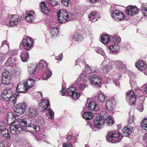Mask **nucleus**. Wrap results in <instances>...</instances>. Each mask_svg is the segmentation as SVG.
<instances>
[{"label":"nucleus","mask_w":147,"mask_h":147,"mask_svg":"<svg viewBox=\"0 0 147 147\" xmlns=\"http://www.w3.org/2000/svg\"><path fill=\"white\" fill-rule=\"evenodd\" d=\"M9 43L7 42V40H4L2 42V45L1 46V48L3 47H8L9 48Z\"/></svg>","instance_id":"55"},{"label":"nucleus","mask_w":147,"mask_h":147,"mask_svg":"<svg viewBox=\"0 0 147 147\" xmlns=\"http://www.w3.org/2000/svg\"><path fill=\"white\" fill-rule=\"evenodd\" d=\"M134 92L133 91H130L127 92L126 96V99L129 103V105H131L134 104L136 100V96Z\"/></svg>","instance_id":"10"},{"label":"nucleus","mask_w":147,"mask_h":147,"mask_svg":"<svg viewBox=\"0 0 147 147\" xmlns=\"http://www.w3.org/2000/svg\"><path fill=\"white\" fill-rule=\"evenodd\" d=\"M89 81L90 84L92 85H94L97 88L101 86V78L98 75L95 74L92 77L89 78Z\"/></svg>","instance_id":"4"},{"label":"nucleus","mask_w":147,"mask_h":147,"mask_svg":"<svg viewBox=\"0 0 147 147\" xmlns=\"http://www.w3.org/2000/svg\"><path fill=\"white\" fill-rule=\"evenodd\" d=\"M44 134L43 133L39 132L38 133V136L37 137L38 138L42 139L43 138Z\"/></svg>","instance_id":"61"},{"label":"nucleus","mask_w":147,"mask_h":147,"mask_svg":"<svg viewBox=\"0 0 147 147\" xmlns=\"http://www.w3.org/2000/svg\"><path fill=\"white\" fill-rule=\"evenodd\" d=\"M95 51L98 53L101 54L102 56L104 57V55H105V53L101 48L97 47L95 49Z\"/></svg>","instance_id":"46"},{"label":"nucleus","mask_w":147,"mask_h":147,"mask_svg":"<svg viewBox=\"0 0 147 147\" xmlns=\"http://www.w3.org/2000/svg\"><path fill=\"white\" fill-rule=\"evenodd\" d=\"M99 105L94 101H90L88 105L87 109L90 111H98L99 108Z\"/></svg>","instance_id":"17"},{"label":"nucleus","mask_w":147,"mask_h":147,"mask_svg":"<svg viewBox=\"0 0 147 147\" xmlns=\"http://www.w3.org/2000/svg\"><path fill=\"white\" fill-rule=\"evenodd\" d=\"M33 45V42L30 38H26L24 39L20 44L21 46L24 47L26 51H29L32 49Z\"/></svg>","instance_id":"6"},{"label":"nucleus","mask_w":147,"mask_h":147,"mask_svg":"<svg viewBox=\"0 0 147 147\" xmlns=\"http://www.w3.org/2000/svg\"><path fill=\"white\" fill-rule=\"evenodd\" d=\"M114 64L119 68H125V65L122 64L121 61H120L117 60L115 61Z\"/></svg>","instance_id":"39"},{"label":"nucleus","mask_w":147,"mask_h":147,"mask_svg":"<svg viewBox=\"0 0 147 147\" xmlns=\"http://www.w3.org/2000/svg\"><path fill=\"white\" fill-rule=\"evenodd\" d=\"M63 58V55L62 54H59L58 56L56 57V59L58 60L61 61Z\"/></svg>","instance_id":"63"},{"label":"nucleus","mask_w":147,"mask_h":147,"mask_svg":"<svg viewBox=\"0 0 147 147\" xmlns=\"http://www.w3.org/2000/svg\"><path fill=\"white\" fill-rule=\"evenodd\" d=\"M38 65L35 64L34 65H32L31 66L28 68V71L30 74L34 75L36 72V68Z\"/></svg>","instance_id":"36"},{"label":"nucleus","mask_w":147,"mask_h":147,"mask_svg":"<svg viewBox=\"0 0 147 147\" xmlns=\"http://www.w3.org/2000/svg\"><path fill=\"white\" fill-rule=\"evenodd\" d=\"M138 110L140 112H142L143 110V106L142 103L139 104L138 105Z\"/></svg>","instance_id":"59"},{"label":"nucleus","mask_w":147,"mask_h":147,"mask_svg":"<svg viewBox=\"0 0 147 147\" xmlns=\"http://www.w3.org/2000/svg\"><path fill=\"white\" fill-rule=\"evenodd\" d=\"M1 82L2 84L5 86H13L11 83V76L10 72L7 70H4L2 75Z\"/></svg>","instance_id":"2"},{"label":"nucleus","mask_w":147,"mask_h":147,"mask_svg":"<svg viewBox=\"0 0 147 147\" xmlns=\"http://www.w3.org/2000/svg\"><path fill=\"white\" fill-rule=\"evenodd\" d=\"M119 47L117 45H111L108 48V49L110 51L111 53H114L117 51L119 49Z\"/></svg>","instance_id":"35"},{"label":"nucleus","mask_w":147,"mask_h":147,"mask_svg":"<svg viewBox=\"0 0 147 147\" xmlns=\"http://www.w3.org/2000/svg\"><path fill=\"white\" fill-rule=\"evenodd\" d=\"M40 6L42 12L45 14H48L50 12V10L47 8L44 2H42L40 4Z\"/></svg>","instance_id":"23"},{"label":"nucleus","mask_w":147,"mask_h":147,"mask_svg":"<svg viewBox=\"0 0 147 147\" xmlns=\"http://www.w3.org/2000/svg\"><path fill=\"white\" fill-rule=\"evenodd\" d=\"M134 117L133 116H130L128 117V123L129 124H130L133 122L134 121Z\"/></svg>","instance_id":"58"},{"label":"nucleus","mask_w":147,"mask_h":147,"mask_svg":"<svg viewBox=\"0 0 147 147\" xmlns=\"http://www.w3.org/2000/svg\"><path fill=\"white\" fill-rule=\"evenodd\" d=\"M138 10L135 6L129 5L125 9L126 13L129 15L133 16L138 13Z\"/></svg>","instance_id":"13"},{"label":"nucleus","mask_w":147,"mask_h":147,"mask_svg":"<svg viewBox=\"0 0 147 147\" xmlns=\"http://www.w3.org/2000/svg\"><path fill=\"white\" fill-rule=\"evenodd\" d=\"M63 146V147H72V145L70 142H68V143H64Z\"/></svg>","instance_id":"64"},{"label":"nucleus","mask_w":147,"mask_h":147,"mask_svg":"<svg viewBox=\"0 0 147 147\" xmlns=\"http://www.w3.org/2000/svg\"><path fill=\"white\" fill-rule=\"evenodd\" d=\"M20 57L21 60L23 62H26L29 58V54L28 52L23 51L21 53Z\"/></svg>","instance_id":"24"},{"label":"nucleus","mask_w":147,"mask_h":147,"mask_svg":"<svg viewBox=\"0 0 147 147\" xmlns=\"http://www.w3.org/2000/svg\"><path fill=\"white\" fill-rule=\"evenodd\" d=\"M47 66V62L45 61L40 60L38 63L37 67H39V69H45Z\"/></svg>","instance_id":"31"},{"label":"nucleus","mask_w":147,"mask_h":147,"mask_svg":"<svg viewBox=\"0 0 147 147\" xmlns=\"http://www.w3.org/2000/svg\"><path fill=\"white\" fill-rule=\"evenodd\" d=\"M140 10L142 11V13L144 16H147V8L144 6H142Z\"/></svg>","instance_id":"45"},{"label":"nucleus","mask_w":147,"mask_h":147,"mask_svg":"<svg viewBox=\"0 0 147 147\" xmlns=\"http://www.w3.org/2000/svg\"><path fill=\"white\" fill-rule=\"evenodd\" d=\"M18 116L16 113L15 112L13 113L12 112H8L7 114V120L8 119H10L11 120L13 119H14V120L17 119L16 117Z\"/></svg>","instance_id":"30"},{"label":"nucleus","mask_w":147,"mask_h":147,"mask_svg":"<svg viewBox=\"0 0 147 147\" xmlns=\"http://www.w3.org/2000/svg\"><path fill=\"white\" fill-rule=\"evenodd\" d=\"M18 93H17L16 94L13 95L11 97L9 100L13 104H16L17 102L16 97L18 96Z\"/></svg>","instance_id":"42"},{"label":"nucleus","mask_w":147,"mask_h":147,"mask_svg":"<svg viewBox=\"0 0 147 147\" xmlns=\"http://www.w3.org/2000/svg\"><path fill=\"white\" fill-rule=\"evenodd\" d=\"M28 88L26 86L24 82H22L18 85L16 90L18 93H24L28 90Z\"/></svg>","instance_id":"14"},{"label":"nucleus","mask_w":147,"mask_h":147,"mask_svg":"<svg viewBox=\"0 0 147 147\" xmlns=\"http://www.w3.org/2000/svg\"><path fill=\"white\" fill-rule=\"evenodd\" d=\"M58 17L60 23L67 22L68 13L65 9H61L57 12Z\"/></svg>","instance_id":"3"},{"label":"nucleus","mask_w":147,"mask_h":147,"mask_svg":"<svg viewBox=\"0 0 147 147\" xmlns=\"http://www.w3.org/2000/svg\"><path fill=\"white\" fill-rule=\"evenodd\" d=\"M91 68L89 65H86V66L85 67V71L87 74H89L92 73Z\"/></svg>","instance_id":"52"},{"label":"nucleus","mask_w":147,"mask_h":147,"mask_svg":"<svg viewBox=\"0 0 147 147\" xmlns=\"http://www.w3.org/2000/svg\"><path fill=\"white\" fill-rule=\"evenodd\" d=\"M35 14L33 11L28 12L25 15V20L28 22L32 23L35 22V17L33 15Z\"/></svg>","instance_id":"18"},{"label":"nucleus","mask_w":147,"mask_h":147,"mask_svg":"<svg viewBox=\"0 0 147 147\" xmlns=\"http://www.w3.org/2000/svg\"><path fill=\"white\" fill-rule=\"evenodd\" d=\"M106 119V123L107 125H111L114 123V121L112 118L111 116L109 115L107 116L105 118Z\"/></svg>","instance_id":"34"},{"label":"nucleus","mask_w":147,"mask_h":147,"mask_svg":"<svg viewBox=\"0 0 147 147\" xmlns=\"http://www.w3.org/2000/svg\"><path fill=\"white\" fill-rule=\"evenodd\" d=\"M97 98L98 99L97 100V102H103L105 100V97L104 95L103 94H100L98 96H97Z\"/></svg>","instance_id":"41"},{"label":"nucleus","mask_w":147,"mask_h":147,"mask_svg":"<svg viewBox=\"0 0 147 147\" xmlns=\"http://www.w3.org/2000/svg\"><path fill=\"white\" fill-rule=\"evenodd\" d=\"M67 17V22H68L74 19V15L69 13V14H68V16Z\"/></svg>","instance_id":"53"},{"label":"nucleus","mask_w":147,"mask_h":147,"mask_svg":"<svg viewBox=\"0 0 147 147\" xmlns=\"http://www.w3.org/2000/svg\"><path fill=\"white\" fill-rule=\"evenodd\" d=\"M7 117L6 118V121H7V123L8 125H9L10 126V130L11 131V133H12V131H15L17 134H18V130L17 129H18V127H17L16 126H17L16 124H17L16 123H18V119H17L14 120V121H12L10 122L9 121L10 120V121H11V120H10V119H8L7 120Z\"/></svg>","instance_id":"12"},{"label":"nucleus","mask_w":147,"mask_h":147,"mask_svg":"<svg viewBox=\"0 0 147 147\" xmlns=\"http://www.w3.org/2000/svg\"><path fill=\"white\" fill-rule=\"evenodd\" d=\"M98 13L94 12L90 13L89 17L90 20L95 22V21L98 20Z\"/></svg>","instance_id":"25"},{"label":"nucleus","mask_w":147,"mask_h":147,"mask_svg":"<svg viewBox=\"0 0 147 147\" xmlns=\"http://www.w3.org/2000/svg\"><path fill=\"white\" fill-rule=\"evenodd\" d=\"M73 39L75 41H80L83 39V37L80 33L76 32L74 35Z\"/></svg>","instance_id":"33"},{"label":"nucleus","mask_w":147,"mask_h":147,"mask_svg":"<svg viewBox=\"0 0 147 147\" xmlns=\"http://www.w3.org/2000/svg\"><path fill=\"white\" fill-rule=\"evenodd\" d=\"M119 12L117 10H115L113 11V13L111 14V16L114 19L116 18L117 17V15H118Z\"/></svg>","instance_id":"47"},{"label":"nucleus","mask_w":147,"mask_h":147,"mask_svg":"<svg viewBox=\"0 0 147 147\" xmlns=\"http://www.w3.org/2000/svg\"><path fill=\"white\" fill-rule=\"evenodd\" d=\"M93 116V114L90 112H86L83 113L82 115L83 118L86 120L91 119L92 117H94Z\"/></svg>","instance_id":"28"},{"label":"nucleus","mask_w":147,"mask_h":147,"mask_svg":"<svg viewBox=\"0 0 147 147\" xmlns=\"http://www.w3.org/2000/svg\"><path fill=\"white\" fill-rule=\"evenodd\" d=\"M141 127L144 130L145 129V128H147V119H144L141 122Z\"/></svg>","instance_id":"43"},{"label":"nucleus","mask_w":147,"mask_h":147,"mask_svg":"<svg viewBox=\"0 0 147 147\" xmlns=\"http://www.w3.org/2000/svg\"><path fill=\"white\" fill-rule=\"evenodd\" d=\"M52 74V71L49 69H47L46 73H45L42 76V78L44 80L47 79L51 77Z\"/></svg>","instance_id":"37"},{"label":"nucleus","mask_w":147,"mask_h":147,"mask_svg":"<svg viewBox=\"0 0 147 147\" xmlns=\"http://www.w3.org/2000/svg\"><path fill=\"white\" fill-rule=\"evenodd\" d=\"M26 86L28 88V89L31 88L33 86L34 81L33 79L32 78H28L26 81L24 82Z\"/></svg>","instance_id":"29"},{"label":"nucleus","mask_w":147,"mask_h":147,"mask_svg":"<svg viewBox=\"0 0 147 147\" xmlns=\"http://www.w3.org/2000/svg\"><path fill=\"white\" fill-rule=\"evenodd\" d=\"M41 103H42V105L45 104V105H47H47L49 106V101L47 99H43Z\"/></svg>","instance_id":"56"},{"label":"nucleus","mask_w":147,"mask_h":147,"mask_svg":"<svg viewBox=\"0 0 147 147\" xmlns=\"http://www.w3.org/2000/svg\"><path fill=\"white\" fill-rule=\"evenodd\" d=\"M130 78L131 79H134L136 77L134 74L133 72H131L129 75Z\"/></svg>","instance_id":"62"},{"label":"nucleus","mask_w":147,"mask_h":147,"mask_svg":"<svg viewBox=\"0 0 147 147\" xmlns=\"http://www.w3.org/2000/svg\"><path fill=\"white\" fill-rule=\"evenodd\" d=\"M13 92L11 88H9L8 86L6 87V88L3 92L1 98V99L4 101H7L10 99V98L13 95Z\"/></svg>","instance_id":"7"},{"label":"nucleus","mask_w":147,"mask_h":147,"mask_svg":"<svg viewBox=\"0 0 147 147\" xmlns=\"http://www.w3.org/2000/svg\"><path fill=\"white\" fill-rule=\"evenodd\" d=\"M18 51L17 49H13L10 50L9 53L11 56H13L16 55L18 53Z\"/></svg>","instance_id":"48"},{"label":"nucleus","mask_w":147,"mask_h":147,"mask_svg":"<svg viewBox=\"0 0 147 147\" xmlns=\"http://www.w3.org/2000/svg\"><path fill=\"white\" fill-rule=\"evenodd\" d=\"M113 136L110 134V132L108 133L106 136L107 140L108 142H110L112 143H116L115 141H113Z\"/></svg>","instance_id":"44"},{"label":"nucleus","mask_w":147,"mask_h":147,"mask_svg":"<svg viewBox=\"0 0 147 147\" xmlns=\"http://www.w3.org/2000/svg\"><path fill=\"white\" fill-rule=\"evenodd\" d=\"M101 40L102 43L105 44L110 41L109 37L106 35H103L101 37Z\"/></svg>","instance_id":"32"},{"label":"nucleus","mask_w":147,"mask_h":147,"mask_svg":"<svg viewBox=\"0 0 147 147\" xmlns=\"http://www.w3.org/2000/svg\"><path fill=\"white\" fill-rule=\"evenodd\" d=\"M17 61V59L16 58H12L11 56L9 57L6 62V64L7 66H12L15 63L16 61Z\"/></svg>","instance_id":"27"},{"label":"nucleus","mask_w":147,"mask_h":147,"mask_svg":"<svg viewBox=\"0 0 147 147\" xmlns=\"http://www.w3.org/2000/svg\"><path fill=\"white\" fill-rule=\"evenodd\" d=\"M70 1V0H61V1L63 5L67 6Z\"/></svg>","instance_id":"54"},{"label":"nucleus","mask_w":147,"mask_h":147,"mask_svg":"<svg viewBox=\"0 0 147 147\" xmlns=\"http://www.w3.org/2000/svg\"><path fill=\"white\" fill-rule=\"evenodd\" d=\"M110 133L113 136V141H115L116 143L120 141L122 138V136L121 135V133L118 131H113Z\"/></svg>","instance_id":"15"},{"label":"nucleus","mask_w":147,"mask_h":147,"mask_svg":"<svg viewBox=\"0 0 147 147\" xmlns=\"http://www.w3.org/2000/svg\"><path fill=\"white\" fill-rule=\"evenodd\" d=\"M50 3L51 5L52 6H54L58 4H57L58 2L56 1L55 0H52Z\"/></svg>","instance_id":"60"},{"label":"nucleus","mask_w":147,"mask_h":147,"mask_svg":"<svg viewBox=\"0 0 147 147\" xmlns=\"http://www.w3.org/2000/svg\"><path fill=\"white\" fill-rule=\"evenodd\" d=\"M46 118L48 120H50L54 118V113L51 109H49L46 114Z\"/></svg>","instance_id":"22"},{"label":"nucleus","mask_w":147,"mask_h":147,"mask_svg":"<svg viewBox=\"0 0 147 147\" xmlns=\"http://www.w3.org/2000/svg\"><path fill=\"white\" fill-rule=\"evenodd\" d=\"M113 102L110 100L107 101L105 105L106 109L109 111L112 110L114 106V105H113Z\"/></svg>","instance_id":"26"},{"label":"nucleus","mask_w":147,"mask_h":147,"mask_svg":"<svg viewBox=\"0 0 147 147\" xmlns=\"http://www.w3.org/2000/svg\"><path fill=\"white\" fill-rule=\"evenodd\" d=\"M18 123H16L17 129L18 130V133L24 130L23 127H25L26 130L31 133L38 131L40 130V127L36 125L37 120L35 119H18Z\"/></svg>","instance_id":"1"},{"label":"nucleus","mask_w":147,"mask_h":147,"mask_svg":"<svg viewBox=\"0 0 147 147\" xmlns=\"http://www.w3.org/2000/svg\"><path fill=\"white\" fill-rule=\"evenodd\" d=\"M73 93V91H72L69 88L67 89V93L69 96H71Z\"/></svg>","instance_id":"57"},{"label":"nucleus","mask_w":147,"mask_h":147,"mask_svg":"<svg viewBox=\"0 0 147 147\" xmlns=\"http://www.w3.org/2000/svg\"><path fill=\"white\" fill-rule=\"evenodd\" d=\"M20 19H19V16L16 14L13 15L12 16L10 19L9 24L11 26H13L15 25H16L18 23L20 22Z\"/></svg>","instance_id":"19"},{"label":"nucleus","mask_w":147,"mask_h":147,"mask_svg":"<svg viewBox=\"0 0 147 147\" xmlns=\"http://www.w3.org/2000/svg\"><path fill=\"white\" fill-rule=\"evenodd\" d=\"M80 96V94L76 91L74 92L71 96L75 100L77 99Z\"/></svg>","instance_id":"51"},{"label":"nucleus","mask_w":147,"mask_h":147,"mask_svg":"<svg viewBox=\"0 0 147 147\" xmlns=\"http://www.w3.org/2000/svg\"><path fill=\"white\" fill-rule=\"evenodd\" d=\"M102 67L101 71L104 74H107L112 68L110 61L108 60H104L101 64Z\"/></svg>","instance_id":"9"},{"label":"nucleus","mask_w":147,"mask_h":147,"mask_svg":"<svg viewBox=\"0 0 147 147\" xmlns=\"http://www.w3.org/2000/svg\"><path fill=\"white\" fill-rule=\"evenodd\" d=\"M0 133L1 136L6 138L8 140L10 139L11 137L8 129L2 125H0Z\"/></svg>","instance_id":"16"},{"label":"nucleus","mask_w":147,"mask_h":147,"mask_svg":"<svg viewBox=\"0 0 147 147\" xmlns=\"http://www.w3.org/2000/svg\"><path fill=\"white\" fill-rule=\"evenodd\" d=\"M94 118V124L95 126L99 129L102 128L105 123V118L102 116L100 117L98 116H94L93 117V119Z\"/></svg>","instance_id":"8"},{"label":"nucleus","mask_w":147,"mask_h":147,"mask_svg":"<svg viewBox=\"0 0 147 147\" xmlns=\"http://www.w3.org/2000/svg\"><path fill=\"white\" fill-rule=\"evenodd\" d=\"M27 107V106L25 103L18 104L16 106L13 110L14 112L16 113L17 115L19 116L24 113Z\"/></svg>","instance_id":"5"},{"label":"nucleus","mask_w":147,"mask_h":147,"mask_svg":"<svg viewBox=\"0 0 147 147\" xmlns=\"http://www.w3.org/2000/svg\"><path fill=\"white\" fill-rule=\"evenodd\" d=\"M133 129L132 127L125 126L122 129V132L124 134L123 136H128L131 135Z\"/></svg>","instance_id":"21"},{"label":"nucleus","mask_w":147,"mask_h":147,"mask_svg":"<svg viewBox=\"0 0 147 147\" xmlns=\"http://www.w3.org/2000/svg\"><path fill=\"white\" fill-rule=\"evenodd\" d=\"M133 79L130 78L129 80V83L132 88H135L136 86V82Z\"/></svg>","instance_id":"50"},{"label":"nucleus","mask_w":147,"mask_h":147,"mask_svg":"<svg viewBox=\"0 0 147 147\" xmlns=\"http://www.w3.org/2000/svg\"><path fill=\"white\" fill-rule=\"evenodd\" d=\"M118 15L116 18H117L118 20H121L124 19L125 17L122 13L119 12Z\"/></svg>","instance_id":"49"},{"label":"nucleus","mask_w":147,"mask_h":147,"mask_svg":"<svg viewBox=\"0 0 147 147\" xmlns=\"http://www.w3.org/2000/svg\"><path fill=\"white\" fill-rule=\"evenodd\" d=\"M58 32L57 28V27L52 28L51 29L50 32V35L51 36V37L53 38V36L57 35Z\"/></svg>","instance_id":"38"},{"label":"nucleus","mask_w":147,"mask_h":147,"mask_svg":"<svg viewBox=\"0 0 147 147\" xmlns=\"http://www.w3.org/2000/svg\"><path fill=\"white\" fill-rule=\"evenodd\" d=\"M38 111L34 106L29 107L26 113L27 115L31 117H35L38 115Z\"/></svg>","instance_id":"11"},{"label":"nucleus","mask_w":147,"mask_h":147,"mask_svg":"<svg viewBox=\"0 0 147 147\" xmlns=\"http://www.w3.org/2000/svg\"><path fill=\"white\" fill-rule=\"evenodd\" d=\"M112 37L113 41L115 44H116L120 43L121 41V38L118 36L115 35L111 36Z\"/></svg>","instance_id":"40"},{"label":"nucleus","mask_w":147,"mask_h":147,"mask_svg":"<svg viewBox=\"0 0 147 147\" xmlns=\"http://www.w3.org/2000/svg\"><path fill=\"white\" fill-rule=\"evenodd\" d=\"M136 67L139 70L143 71L146 67L147 65L142 61H139L135 64Z\"/></svg>","instance_id":"20"}]
</instances>
